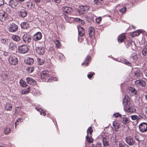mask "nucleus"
<instances>
[{
    "instance_id": "f257e3e1",
    "label": "nucleus",
    "mask_w": 147,
    "mask_h": 147,
    "mask_svg": "<svg viewBox=\"0 0 147 147\" xmlns=\"http://www.w3.org/2000/svg\"><path fill=\"white\" fill-rule=\"evenodd\" d=\"M67 21L69 23H72L73 22H77L79 24H81L82 25H83L84 24V21L78 18H75L71 17H69L67 18Z\"/></svg>"
},
{
    "instance_id": "f03ea898",
    "label": "nucleus",
    "mask_w": 147,
    "mask_h": 147,
    "mask_svg": "<svg viewBox=\"0 0 147 147\" xmlns=\"http://www.w3.org/2000/svg\"><path fill=\"white\" fill-rule=\"evenodd\" d=\"M8 61L10 64L12 65H16L18 62L17 58L15 56L13 55H10L9 57Z\"/></svg>"
},
{
    "instance_id": "7ed1b4c3",
    "label": "nucleus",
    "mask_w": 147,
    "mask_h": 147,
    "mask_svg": "<svg viewBox=\"0 0 147 147\" xmlns=\"http://www.w3.org/2000/svg\"><path fill=\"white\" fill-rule=\"evenodd\" d=\"M29 50L28 47L25 45H22L18 48L19 52L22 54H25L27 53Z\"/></svg>"
},
{
    "instance_id": "20e7f679",
    "label": "nucleus",
    "mask_w": 147,
    "mask_h": 147,
    "mask_svg": "<svg viewBox=\"0 0 147 147\" xmlns=\"http://www.w3.org/2000/svg\"><path fill=\"white\" fill-rule=\"evenodd\" d=\"M36 52L39 55H42L45 52V48L43 45L39 46L36 47Z\"/></svg>"
},
{
    "instance_id": "39448f33",
    "label": "nucleus",
    "mask_w": 147,
    "mask_h": 147,
    "mask_svg": "<svg viewBox=\"0 0 147 147\" xmlns=\"http://www.w3.org/2000/svg\"><path fill=\"white\" fill-rule=\"evenodd\" d=\"M80 10H77V11L78 12L80 15H82L84 14V11H87L89 9V7L87 5L81 6H80Z\"/></svg>"
},
{
    "instance_id": "423d86ee",
    "label": "nucleus",
    "mask_w": 147,
    "mask_h": 147,
    "mask_svg": "<svg viewBox=\"0 0 147 147\" xmlns=\"http://www.w3.org/2000/svg\"><path fill=\"white\" fill-rule=\"evenodd\" d=\"M139 128L140 131L142 133L146 132L147 131V123L143 122L140 123L139 126Z\"/></svg>"
},
{
    "instance_id": "0eeeda50",
    "label": "nucleus",
    "mask_w": 147,
    "mask_h": 147,
    "mask_svg": "<svg viewBox=\"0 0 147 147\" xmlns=\"http://www.w3.org/2000/svg\"><path fill=\"white\" fill-rule=\"evenodd\" d=\"M135 83L137 87H145L146 86V82L142 80H138L135 82Z\"/></svg>"
},
{
    "instance_id": "6e6552de",
    "label": "nucleus",
    "mask_w": 147,
    "mask_h": 147,
    "mask_svg": "<svg viewBox=\"0 0 147 147\" xmlns=\"http://www.w3.org/2000/svg\"><path fill=\"white\" fill-rule=\"evenodd\" d=\"M127 92L131 96L135 95L137 92V90L133 87L128 88L126 89Z\"/></svg>"
},
{
    "instance_id": "1a4fd4ad",
    "label": "nucleus",
    "mask_w": 147,
    "mask_h": 147,
    "mask_svg": "<svg viewBox=\"0 0 147 147\" xmlns=\"http://www.w3.org/2000/svg\"><path fill=\"white\" fill-rule=\"evenodd\" d=\"M13 8H15L18 5V1L17 0H9L8 4Z\"/></svg>"
},
{
    "instance_id": "9d476101",
    "label": "nucleus",
    "mask_w": 147,
    "mask_h": 147,
    "mask_svg": "<svg viewBox=\"0 0 147 147\" xmlns=\"http://www.w3.org/2000/svg\"><path fill=\"white\" fill-rule=\"evenodd\" d=\"M124 109L128 113H133L136 111L135 109L133 107L131 106L129 104L124 107Z\"/></svg>"
},
{
    "instance_id": "9b49d317",
    "label": "nucleus",
    "mask_w": 147,
    "mask_h": 147,
    "mask_svg": "<svg viewBox=\"0 0 147 147\" xmlns=\"http://www.w3.org/2000/svg\"><path fill=\"white\" fill-rule=\"evenodd\" d=\"M8 29L9 31L10 32H14L17 30L18 27L16 24L13 23L8 26Z\"/></svg>"
},
{
    "instance_id": "f8f14e48",
    "label": "nucleus",
    "mask_w": 147,
    "mask_h": 147,
    "mask_svg": "<svg viewBox=\"0 0 147 147\" xmlns=\"http://www.w3.org/2000/svg\"><path fill=\"white\" fill-rule=\"evenodd\" d=\"M49 76V72L47 71H43L41 73V78L42 80H45Z\"/></svg>"
},
{
    "instance_id": "ddd939ff",
    "label": "nucleus",
    "mask_w": 147,
    "mask_h": 147,
    "mask_svg": "<svg viewBox=\"0 0 147 147\" xmlns=\"http://www.w3.org/2000/svg\"><path fill=\"white\" fill-rule=\"evenodd\" d=\"M18 14L19 16L22 18H24L27 15L28 13L26 10L22 9L18 11Z\"/></svg>"
},
{
    "instance_id": "4468645a",
    "label": "nucleus",
    "mask_w": 147,
    "mask_h": 147,
    "mask_svg": "<svg viewBox=\"0 0 147 147\" xmlns=\"http://www.w3.org/2000/svg\"><path fill=\"white\" fill-rule=\"evenodd\" d=\"M126 142L129 145L132 146L134 144L135 141L131 137L127 136L126 138Z\"/></svg>"
},
{
    "instance_id": "2eb2a0df",
    "label": "nucleus",
    "mask_w": 147,
    "mask_h": 147,
    "mask_svg": "<svg viewBox=\"0 0 147 147\" xmlns=\"http://www.w3.org/2000/svg\"><path fill=\"white\" fill-rule=\"evenodd\" d=\"M42 37V35L40 32H38L36 33L33 36V40L36 41L40 40Z\"/></svg>"
},
{
    "instance_id": "dca6fc26",
    "label": "nucleus",
    "mask_w": 147,
    "mask_h": 147,
    "mask_svg": "<svg viewBox=\"0 0 147 147\" xmlns=\"http://www.w3.org/2000/svg\"><path fill=\"white\" fill-rule=\"evenodd\" d=\"M23 39L24 42L26 43H28L31 40V38L30 36L27 34H24L23 37Z\"/></svg>"
},
{
    "instance_id": "f3484780",
    "label": "nucleus",
    "mask_w": 147,
    "mask_h": 147,
    "mask_svg": "<svg viewBox=\"0 0 147 147\" xmlns=\"http://www.w3.org/2000/svg\"><path fill=\"white\" fill-rule=\"evenodd\" d=\"M5 109L7 111H11L12 109V105L11 102H7L5 105Z\"/></svg>"
},
{
    "instance_id": "a211bd4d",
    "label": "nucleus",
    "mask_w": 147,
    "mask_h": 147,
    "mask_svg": "<svg viewBox=\"0 0 147 147\" xmlns=\"http://www.w3.org/2000/svg\"><path fill=\"white\" fill-rule=\"evenodd\" d=\"M62 10L63 13H69L72 11V9L70 7L67 6L63 7Z\"/></svg>"
},
{
    "instance_id": "6ab92c4d",
    "label": "nucleus",
    "mask_w": 147,
    "mask_h": 147,
    "mask_svg": "<svg viewBox=\"0 0 147 147\" xmlns=\"http://www.w3.org/2000/svg\"><path fill=\"white\" fill-rule=\"evenodd\" d=\"M102 142L104 146L109 145V138L108 137L105 136L102 137Z\"/></svg>"
},
{
    "instance_id": "aec40b11",
    "label": "nucleus",
    "mask_w": 147,
    "mask_h": 147,
    "mask_svg": "<svg viewBox=\"0 0 147 147\" xmlns=\"http://www.w3.org/2000/svg\"><path fill=\"white\" fill-rule=\"evenodd\" d=\"M129 100L128 96L127 95L125 96L123 101V103L124 105V107L129 105L128 102Z\"/></svg>"
},
{
    "instance_id": "412c9836",
    "label": "nucleus",
    "mask_w": 147,
    "mask_h": 147,
    "mask_svg": "<svg viewBox=\"0 0 147 147\" xmlns=\"http://www.w3.org/2000/svg\"><path fill=\"white\" fill-rule=\"evenodd\" d=\"M7 17V14L5 12H2L0 13V20L4 21L5 20Z\"/></svg>"
},
{
    "instance_id": "4be33fe9",
    "label": "nucleus",
    "mask_w": 147,
    "mask_h": 147,
    "mask_svg": "<svg viewBox=\"0 0 147 147\" xmlns=\"http://www.w3.org/2000/svg\"><path fill=\"white\" fill-rule=\"evenodd\" d=\"M134 76L137 78L141 76V73L140 70L138 68H135L134 70Z\"/></svg>"
},
{
    "instance_id": "5701e85b",
    "label": "nucleus",
    "mask_w": 147,
    "mask_h": 147,
    "mask_svg": "<svg viewBox=\"0 0 147 147\" xmlns=\"http://www.w3.org/2000/svg\"><path fill=\"white\" fill-rule=\"evenodd\" d=\"M26 80L28 84L30 85H33L36 83V81L30 78H26Z\"/></svg>"
},
{
    "instance_id": "b1692460",
    "label": "nucleus",
    "mask_w": 147,
    "mask_h": 147,
    "mask_svg": "<svg viewBox=\"0 0 147 147\" xmlns=\"http://www.w3.org/2000/svg\"><path fill=\"white\" fill-rule=\"evenodd\" d=\"M9 47L10 50H15L16 49V45L14 43L11 42L10 43Z\"/></svg>"
},
{
    "instance_id": "393cba45",
    "label": "nucleus",
    "mask_w": 147,
    "mask_h": 147,
    "mask_svg": "<svg viewBox=\"0 0 147 147\" xmlns=\"http://www.w3.org/2000/svg\"><path fill=\"white\" fill-rule=\"evenodd\" d=\"M20 26L23 29H27L29 27V25L28 22H24L21 23Z\"/></svg>"
},
{
    "instance_id": "a878e982",
    "label": "nucleus",
    "mask_w": 147,
    "mask_h": 147,
    "mask_svg": "<svg viewBox=\"0 0 147 147\" xmlns=\"http://www.w3.org/2000/svg\"><path fill=\"white\" fill-rule=\"evenodd\" d=\"M90 57L89 56H87L84 63H82V65H85L86 66H88V64L90 62Z\"/></svg>"
},
{
    "instance_id": "bb28decb",
    "label": "nucleus",
    "mask_w": 147,
    "mask_h": 147,
    "mask_svg": "<svg viewBox=\"0 0 147 147\" xmlns=\"http://www.w3.org/2000/svg\"><path fill=\"white\" fill-rule=\"evenodd\" d=\"M25 61L26 64L29 65L32 64L34 62L33 59L30 57H28Z\"/></svg>"
},
{
    "instance_id": "cd10ccee",
    "label": "nucleus",
    "mask_w": 147,
    "mask_h": 147,
    "mask_svg": "<svg viewBox=\"0 0 147 147\" xmlns=\"http://www.w3.org/2000/svg\"><path fill=\"white\" fill-rule=\"evenodd\" d=\"M88 32L89 36L90 37H91L94 34V29L92 27H90L89 28Z\"/></svg>"
},
{
    "instance_id": "c85d7f7f",
    "label": "nucleus",
    "mask_w": 147,
    "mask_h": 147,
    "mask_svg": "<svg viewBox=\"0 0 147 147\" xmlns=\"http://www.w3.org/2000/svg\"><path fill=\"white\" fill-rule=\"evenodd\" d=\"M125 39V37L123 34H122L118 36V41L119 42H123Z\"/></svg>"
},
{
    "instance_id": "c756f323",
    "label": "nucleus",
    "mask_w": 147,
    "mask_h": 147,
    "mask_svg": "<svg viewBox=\"0 0 147 147\" xmlns=\"http://www.w3.org/2000/svg\"><path fill=\"white\" fill-rule=\"evenodd\" d=\"M53 42L55 45V47L57 48H59L61 47V45L60 42L57 39L53 40Z\"/></svg>"
},
{
    "instance_id": "7c9ffc66",
    "label": "nucleus",
    "mask_w": 147,
    "mask_h": 147,
    "mask_svg": "<svg viewBox=\"0 0 147 147\" xmlns=\"http://www.w3.org/2000/svg\"><path fill=\"white\" fill-rule=\"evenodd\" d=\"M141 32L140 30H137L134 31L131 34V36L134 37L135 36H138L141 33Z\"/></svg>"
},
{
    "instance_id": "2f4dec72",
    "label": "nucleus",
    "mask_w": 147,
    "mask_h": 147,
    "mask_svg": "<svg viewBox=\"0 0 147 147\" xmlns=\"http://www.w3.org/2000/svg\"><path fill=\"white\" fill-rule=\"evenodd\" d=\"M35 109L40 112V114L41 115H43L44 116L45 115V112L43 110H42V109L37 107L35 108Z\"/></svg>"
},
{
    "instance_id": "473e14b6",
    "label": "nucleus",
    "mask_w": 147,
    "mask_h": 147,
    "mask_svg": "<svg viewBox=\"0 0 147 147\" xmlns=\"http://www.w3.org/2000/svg\"><path fill=\"white\" fill-rule=\"evenodd\" d=\"M30 88L28 87L27 89H24L21 91V93L23 94H25L30 92Z\"/></svg>"
},
{
    "instance_id": "72a5a7b5",
    "label": "nucleus",
    "mask_w": 147,
    "mask_h": 147,
    "mask_svg": "<svg viewBox=\"0 0 147 147\" xmlns=\"http://www.w3.org/2000/svg\"><path fill=\"white\" fill-rule=\"evenodd\" d=\"M113 126L115 128V130L116 131H117L119 128V124L116 123L115 121H114L113 123Z\"/></svg>"
},
{
    "instance_id": "f704fd0d",
    "label": "nucleus",
    "mask_w": 147,
    "mask_h": 147,
    "mask_svg": "<svg viewBox=\"0 0 147 147\" xmlns=\"http://www.w3.org/2000/svg\"><path fill=\"white\" fill-rule=\"evenodd\" d=\"M20 86L23 87L25 88L27 86V84L26 82L22 80H20Z\"/></svg>"
},
{
    "instance_id": "c9c22d12",
    "label": "nucleus",
    "mask_w": 147,
    "mask_h": 147,
    "mask_svg": "<svg viewBox=\"0 0 147 147\" xmlns=\"http://www.w3.org/2000/svg\"><path fill=\"white\" fill-rule=\"evenodd\" d=\"M12 38L14 41L17 42L19 41L20 40V38L19 36L15 35L12 36Z\"/></svg>"
},
{
    "instance_id": "e433bc0d",
    "label": "nucleus",
    "mask_w": 147,
    "mask_h": 147,
    "mask_svg": "<svg viewBox=\"0 0 147 147\" xmlns=\"http://www.w3.org/2000/svg\"><path fill=\"white\" fill-rule=\"evenodd\" d=\"M11 131V129L8 127H5L4 129V133L5 134H8Z\"/></svg>"
},
{
    "instance_id": "4c0bfd02",
    "label": "nucleus",
    "mask_w": 147,
    "mask_h": 147,
    "mask_svg": "<svg viewBox=\"0 0 147 147\" xmlns=\"http://www.w3.org/2000/svg\"><path fill=\"white\" fill-rule=\"evenodd\" d=\"M86 139L89 143H91L93 142V139L92 138L91 136L89 137L88 134L86 137Z\"/></svg>"
},
{
    "instance_id": "58836bf2",
    "label": "nucleus",
    "mask_w": 147,
    "mask_h": 147,
    "mask_svg": "<svg viewBox=\"0 0 147 147\" xmlns=\"http://www.w3.org/2000/svg\"><path fill=\"white\" fill-rule=\"evenodd\" d=\"M135 43L134 41H133L130 40L129 41V42L127 43V47L128 48L130 46H133L134 45L135 46Z\"/></svg>"
},
{
    "instance_id": "ea45409f",
    "label": "nucleus",
    "mask_w": 147,
    "mask_h": 147,
    "mask_svg": "<svg viewBox=\"0 0 147 147\" xmlns=\"http://www.w3.org/2000/svg\"><path fill=\"white\" fill-rule=\"evenodd\" d=\"M131 58L134 60V61H136L137 59L136 54L135 53H132L131 56Z\"/></svg>"
},
{
    "instance_id": "a19ab883",
    "label": "nucleus",
    "mask_w": 147,
    "mask_h": 147,
    "mask_svg": "<svg viewBox=\"0 0 147 147\" xmlns=\"http://www.w3.org/2000/svg\"><path fill=\"white\" fill-rule=\"evenodd\" d=\"M86 18V20L89 22H91L93 19V18L91 14H90L88 16H87Z\"/></svg>"
},
{
    "instance_id": "79ce46f5",
    "label": "nucleus",
    "mask_w": 147,
    "mask_h": 147,
    "mask_svg": "<svg viewBox=\"0 0 147 147\" xmlns=\"http://www.w3.org/2000/svg\"><path fill=\"white\" fill-rule=\"evenodd\" d=\"M21 109V107L20 106L16 107L15 111L14 113L16 114H18L19 112H20Z\"/></svg>"
},
{
    "instance_id": "37998d69",
    "label": "nucleus",
    "mask_w": 147,
    "mask_h": 147,
    "mask_svg": "<svg viewBox=\"0 0 147 147\" xmlns=\"http://www.w3.org/2000/svg\"><path fill=\"white\" fill-rule=\"evenodd\" d=\"M34 67H29L26 69L27 71L29 73L32 72L34 71Z\"/></svg>"
},
{
    "instance_id": "c03bdc74",
    "label": "nucleus",
    "mask_w": 147,
    "mask_h": 147,
    "mask_svg": "<svg viewBox=\"0 0 147 147\" xmlns=\"http://www.w3.org/2000/svg\"><path fill=\"white\" fill-rule=\"evenodd\" d=\"M129 122V120L127 117H124L122 118V123L124 124H126Z\"/></svg>"
},
{
    "instance_id": "a18cd8bd",
    "label": "nucleus",
    "mask_w": 147,
    "mask_h": 147,
    "mask_svg": "<svg viewBox=\"0 0 147 147\" xmlns=\"http://www.w3.org/2000/svg\"><path fill=\"white\" fill-rule=\"evenodd\" d=\"M93 131V130L92 129L91 127H89L87 129V134L88 135V134H89L90 135H91L92 132Z\"/></svg>"
},
{
    "instance_id": "49530a36",
    "label": "nucleus",
    "mask_w": 147,
    "mask_h": 147,
    "mask_svg": "<svg viewBox=\"0 0 147 147\" xmlns=\"http://www.w3.org/2000/svg\"><path fill=\"white\" fill-rule=\"evenodd\" d=\"M130 117L131 119L133 120H136L137 121L138 119V116L135 115H131Z\"/></svg>"
},
{
    "instance_id": "de8ad7c7",
    "label": "nucleus",
    "mask_w": 147,
    "mask_h": 147,
    "mask_svg": "<svg viewBox=\"0 0 147 147\" xmlns=\"http://www.w3.org/2000/svg\"><path fill=\"white\" fill-rule=\"evenodd\" d=\"M57 78H53V77H51L48 79V82H52L53 81H57Z\"/></svg>"
},
{
    "instance_id": "09e8293b",
    "label": "nucleus",
    "mask_w": 147,
    "mask_h": 147,
    "mask_svg": "<svg viewBox=\"0 0 147 147\" xmlns=\"http://www.w3.org/2000/svg\"><path fill=\"white\" fill-rule=\"evenodd\" d=\"M142 53L143 56H146L147 55V49H144L142 51Z\"/></svg>"
},
{
    "instance_id": "8fccbe9b",
    "label": "nucleus",
    "mask_w": 147,
    "mask_h": 147,
    "mask_svg": "<svg viewBox=\"0 0 147 147\" xmlns=\"http://www.w3.org/2000/svg\"><path fill=\"white\" fill-rule=\"evenodd\" d=\"M103 0H94V2L96 4H98L99 3L102 4L103 3Z\"/></svg>"
},
{
    "instance_id": "3c124183",
    "label": "nucleus",
    "mask_w": 147,
    "mask_h": 147,
    "mask_svg": "<svg viewBox=\"0 0 147 147\" xmlns=\"http://www.w3.org/2000/svg\"><path fill=\"white\" fill-rule=\"evenodd\" d=\"M37 61L40 65H43L44 63V61L43 60L40 58L37 59Z\"/></svg>"
},
{
    "instance_id": "603ef678",
    "label": "nucleus",
    "mask_w": 147,
    "mask_h": 147,
    "mask_svg": "<svg viewBox=\"0 0 147 147\" xmlns=\"http://www.w3.org/2000/svg\"><path fill=\"white\" fill-rule=\"evenodd\" d=\"M22 119L21 118H19L17 119L15 123V127L16 128V125H18L19 124V121H21L22 120ZM21 122V121H20V122Z\"/></svg>"
},
{
    "instance_id": "864d4df0",
    "label": "nucleus",
    "mask_w": 147,
    "mask_h": 147,
    "mask_svg": "<svg viewBox=\"0 0 147 147\" xmlns=\"http://www.w3.org/2000/svg\"><path fill=\"white\" fill-rule=\"evenodd\" d=\"M126 10V8L125 7H123L119 10V11L122 13H124Z\"/></svg>"
},
{
    "instance_id": "5fc2aeb1",
    "label": "nucleus",
    "mask_w": 147,
    "mask_h": 147,
    "mask_svg": "<svg viewBox=\"0 0 147 147\" xmlns=\"http://www.w3.org/2000/svg\"><path fill=\"white\" fill-rule=\"evenodd\" d=\"M113 116L115 118H117L119 117H121V115L119 113H116L113 115Z\"/></svg>"
},
{
    "instance_id": "6e6d98bb",
    "label": "nucleus",
    "mask_w": 147,
    "mask_h": 147,
    "mask_svg": "<svg viewBox=\"0 0 147 147\" xmlns=\"http://www.w3.org/2000/svg\"><path fill=\"white\" fill-rule=\"evenodd\" d=\"M101 20L102 18L101 17H99L97 18H96V22L98 23H99L101 22Z\"/></svg>"
},
{
    "instance_id": "4d7b16f0",
    "label": "nucleus",
    "mask_w": 147,
    "mask_h": 147,
    "mask_svg": "<svg viewBox=\"0 0 147 147\" xmlns=\"http://www.w3.org/2000/svg\"><path fill=\"white\" fill-rule=\"evenodd\" d=\"M123 63L130 66H131V64L126 60H124Z\"/></svg>"
},
{
    "instance_id": "13d9d810",
    "label": "nucleus",
    "mask_w": 147,
    "mask_h": 147,
    "mask_svg": "<svg viewBox=\"0 0 147 147\" xmlns=\"http://www.w3.org/2000/svg\"><path fill=\"white\" fill-rule=\"evenodd\" d=\"M84 31H81L80 30L78 31L79 34L80 36H82L84 35Z\"/></svg>"
},
{
    "instance_id": "bf43d9fd",
    "label": "nucleus",
    "mask_w": 147,
    "mask_h": 147,
    "mask_svg": "<svg viewBox=\"0 0 147 147\" xmlns=\"http://www.w3.org/2000/svg\"><path fill=\"white\" fill-rule=\"evenodd\" d=\"M135 139L138 141V142H140L141 140L139 139V137L138 136L135 135Z\"/></svg>"
},
{
    "instance_id": "052dcab7",
    "label": "nucleus",
    "mask_w": 147,
    "mask_h": 147,
    "mask_svg": "<svg viewBox=\"0 0 147 147\" xmlns=\"http://www.w3.org/2000/svg\"><path fill=\"white\" fill-rule=\"evenodd\" d=\"M78 31H79L80 30L81 31H84V29L80 26H78Z\"/></svg>"
},
{
    "instance_id": "680f3d73",
    "label": "nucleus",
    "mask_w": 147,
    "mask_h": 147,
    "mask_svg": "<svg viewBox=\"0 0 147 147\" xmlns=\"http://www.w3.org/2000/svg\"><path fill=\"white\" fill-rule=\"evenodd\" d=\"M57 55L59 57L60 59H62L64 57L63 54L61 53H59Z\"/></svg>"
},
{
    "instance_id": "e2e57ef3",
    "label": "nucleus",
    "mask_w": 147,
    "mask_h": 147,
    "mask_svg": "<svg viewBox=\"0 0 147 147\" xmlns=\"http://www.w3.org/2000/svg\"><path fill=\"white\" fill-rule=\"evenodd\" d=\"M144 109L145 113L147 115V105L144 106Z\"/></svg>"
},
{
    "instance_id": "0e129e2a",
    "label": "nucleus",
    "mask_w": 147,
    "mask_h": 147,
    "mask_svg": "<svg viewBox=\"0 0 147 147\" xmlns=\"http://www.w3.org/2000/svg\"><path fill=\"white\" fill-rule=\"evenodd\" d=\"M119 147H125V146L123 144L120 142L119 144Z\"/></svg>"
},
{
    "instance_id": "69168bd1",
    "label": "nucleus",
    "mask_w": 147,
    "mask_h": 147,
    "mask_svg": "<svg viewBox=\"0 0 147 147\" xmlns=\"http://www.w3.org/2000/svg\"><path fill=\"white\" fill-rule=\"evenodd\" d=\"M94 73H93L92 74H89L88 75V78L90 79L91 78L93 75L94 74Z\"/></svg>"
},
{
    "instance_id": "338daca9",
    "label": "nucleus",
    "mask_w": 147,
    "mask_h": 147,
    "mask_svg": "<svg viewBox=\"0 0 147 147\" xmlns=\"http://www.w3.org/2000/svg\"><path fill=\"white\" fill-rule=\"evenodd\" d=\"M1 42L3 44H5L6 42V39H1Z\"/></svg>"
},
{
    "instance_id": "774afa93",
    "label": "nucleus",
    "mask_w": 147,
    "mask_h": 147,
    "mask_svg": "<svg viewBox=\"0 0 147 147\" xmlns=\"http://www.w3.org/2000/svg\"><path fill=\"white\" fill-rule=\"evenodd\" d=\"M4 3L3 0H0V7L3 5Z\"/></svg>"
}]
</instances>
